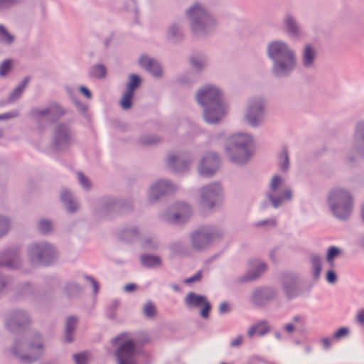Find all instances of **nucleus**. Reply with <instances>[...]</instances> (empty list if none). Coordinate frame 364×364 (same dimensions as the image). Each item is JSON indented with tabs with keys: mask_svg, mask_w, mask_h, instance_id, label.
Wrapping results in <instances>:
<instances>
[{
	"mask_svg": "<svg viewBox=\"0 0 364 364\" xmlns=\"http://www.w3.org/2000/svg\"><path fill=\"white\" fill-rule=\"evenodd\" d=\"M60 199L68 213L73 214L77 211L79 205L74 200L73 195L68 189L65 188L61 189Z\"/></svg>",
	"mask_w": 364,
	"mask_h": 364,
	"instance_id": "obj_29",
	"label": "nucleus"
},
{
	"mask_svg": "<svg viewBox=\"0 0 364 364\" xmlns=\"http://www.w3.org/2000/svg\"><path fill=\"white\" fill-rule=\"evenodd\" d=\"M26 252L31 264L43 267H49L53 264L58 255L55 247L46 241L29 244L27 246Z\"/></svg>",
	"mask_w": 364,
	"mask_h": 364,
	"instance_id": "obj_6",
	"label": "nucleus"
},
{
	"mask_svg": "<svg viewBox=\"0 0 364 364\" xmlns=\"http://www.w3.org/2000/svg\"><path fill=\"white\" fill-rule=\"evenodd\" d=\"M277 166L281 171L285 173L289 168V157L287 147H283L281 153L278 155Z\"/></svg>",
	"mask_w": 364,
	"mask_h": 364,
	"instance_id": "obj_39",
	"label": "nucleus"
},
{
	"mask_svg": "<svg viewBox=\"0 0 364 364\" xmlns=\"http://www.w3.org/2000/svg\"><path fill=\"white\" fill-rule=\"evenodd\" d=\"M137 348L133 339L122 341L115 350L117 364H136L135 356Z\"/></svg>",
	"mask_w": 364,
	"mask_h": 364,
	"instance_id": "obj_17",
	"label": "nucleus"
},
{
	"mask_svg": "<svg viewBox=\"0 0 364 364\" xmlns=\"http://www.w3.org/2000/svg\"><path fill=\"white\" fill-rule=\"evenodd\" d=\"M341 253V250L336 246H331L328 247L326 254V260L328 262H331L333 260Z\"/></svg>",
	"mask_w": 364,
	"mask_h": 364,
	"instance_id": "obj_49",
	"label": "nucleus"
},
{
	"mask_svg": "<svg viewBox=\"0 0 364 364\" xmlns=\"http://www.w3.org/2000/svg\"><path fill=\"white\" fill-rule=\"evenodd\" d=\"M265 100L262 97L250 100L245 119L252 127H258L264 121Z\"/></svg>",
	"mask_w": 364,
	"mask_h": 364,
	"instance_id": "obj_15",
	"label": "nucleus"
},
{
	"mask_svg": "<svg viewBox=\"0 0 364 364\" xmlns=\"http://www.w3.org/2000/svg\"><path fill=\"white\" fill-rule=\"evenodd\" d=\"M268 323L267 320H261L258 323L253 324L250 327V328L247 331V336L251 338L256 333H257L258 328L262 326V325H267Z\"/></svg>",
	"mask_w": 364,
	"mask_h": 364,
	"instance_id": "obj_57",
	"label": "nucleus"
},
{
	"mask_svg": "<svg viewBox=\"0 0 364 364\" xmlns=\"http://www.w3.org/2000/svg\"><path fill=\"white\" fill-rule=\"evenodd\" d=\"M282 182L283 179L279 175H274L272 178L269 191L266 193V198L260 204L262 209L267 208L269 205L277 209L282 205L284 200L291 201L292 200L293 192L290 188H285L282 193L278 191Z\"/></svg>",
	"mask_w": 364,
	"mask_h": 364,
	"instance_id": "obj_10",
	"label": "nucleus"
},
{
	"mask_svg": "<svg viewBox=\"0 0 364 364\" xmlns=\"http://www.w3.org/2000/svg\"><path fill=\"white\" fill-rule=\"evenodd\" d=\"M184 37L185 35L180 23L173 22L169 26L166 35L169 43L173 45H178L183 42Z\"/></svg>",
	"mask_w": 364,
	"mask_h": 364,
	"instance_id": "obj_28",
	"label": "nucleus"
},
{
	"mask_svg": "<svg viewBox=\"0 0 364 364\" xmlns=\"http://www.w3.org/2000/svg\"><path fill=\"white\" fill-rule=\"evenodd\" d=\"M75 132L70 121L58 122L53 127L50 144L56 152H65L74 144Z\"/></svg>",
	"mask_w": 364,
	"mask_h": 364,
	"instance_id": "obj_7",
	"label": "nucleus"
},
{
	"mask_svg": "<svg viewBox=\"0 0 364 364\" xmlns=\"http://www.w3.org/2000/svg\"><path fill=\"white\" fill-rule=\"evenodd\" d=\"M248 267L247 273L240 278V282L242 283L255 281L267 269V264L259 259H250Z\"/></svg>",
	"mask_w": 364,
	"mask_h": 364,
	"instance_id": "obj_21",
	"label": "nucleus"
},
{
	"mask_svg": "<svg viewBox=\"0 0 364 364\" xmlns=\"http://www.w3.org/2000/svg\"><path fill=\"white\" fill-rule=\"evenodd\" d=\"M48 110L49 121L55 122L62 118L67 113L65 109L60 104L52 102L47 106Z\"/></svg>",
	"mask_w": 364,
	"mask_h": 364,
	"instance_id": "obj_32",
	"label": "nucleus"
},
{
	"mask_svg": "<svg viewBox=\"0 0 364 364\" xmlns=\"http://www.w3.org/2000/svg\"><path fill=\"white\" fill-rule=\"evenodd\" d=\"M139 261L141 266L147 269H156L162 264V260L159 256L146 253L140 255Z\"/></svg>",
	"mask_w": 364,
	"mask_h": 364,
	"instance_id": "obj_31",
	"label": "nucleus"
},
{
	"mask_svg": "<svg viewBox=\"0 0 364 364\" xmlns=\"http://www.w3.org/2000/svg\"><path fill=\"white\" fill-rule=\"evenodd\" d=\"M326 281L329 284H335L338 279L337 274H336V272L333 271V269H329L328 271H327L326 274Z\"/></svg>",
	"mask_w": 364,
	"mask_h": 364,
	"instance_id": "obj_62",
	"label": "nucleus"
},
{
	"mask_svg": "<svg viewBox=\"0 0 364 364\" xmlns=\"http://www.w3.org/2000/svg\"><path fill=\"white\" fill-rule=\"evenodd\" d=\"M199 193L200 203L204 208L213 210L222 203L223 191L220 183L218 182L203 186Z\"/></svg>",
	"mask_w": 364,
	"mask_h": 364,
	"instance_id": "obj_13",
	"label": "nucleus"
},
{
	"mask_svg": "<svg viewBox=\"0 0 364 364\" xmlns=\"http://www.w3.org/2000/svg\"><path fill=\"white\" fill-rule=\"evenodd\" d=\"M142 84V78L140 75L135 73H130L128 76V82L126 85L125 90L133 94L140 87Z\"/></svg>",
	"mask_w": 364,
	"mask_h": 364,
	"instance_id": "obj_38",
	"label": "nucleus"
},
{
	"mask_svg": "<svg viewBox=\"0 0 364 364\" xmlns=\"http://www.w3.org/2000/svg\"><path fill=\"white\" fill-rule=\"evenodd\" d=\"M78 319L75 316H70L67 318L65 324V341L67 343H73L74 339L73 333L75 332Z\"/></svg>",
	"mask_w": 364,
	"mask_h": 364,
	"instance_id": "obj_34",
	"label": "nucleus"
},
{
	"mask_svg": "<svg viewBox=\"0 0 364 364\" xmlns=\"http://www.w3.org/2000/svg\"><path fill=\"white\" fill-rule=\"evenodd\" d=\"M224 235L221 228L215 225H201L191 235V245L198 251L203 250L211 244L220 241Z\"/></svg>",
	"mask_w": 364,
	"mask_h": 364,
	"instance_id": "obj_9",
	"label": "nucleus"
},
{
	"mask_svg": "<svg viewBox=\"0 0 364 364\" xmlns=\"http://www.w3.org/2000/svg\"><path fill=\"white\" fill-rule=\"evenodd\" d=\"M139 237V232L136 227H129L122 230L119 235V238L126 242L132 243Z\"/></svg>",
	"mask_w": 364,
	"mask_h": 364,
	"instance_id": "obj_36",
	"label": "nucleus"
},
{
	"mask_svg": "<svg viewBox=\"0 0 364 364\" xmlns=\"http://www.w3.org/2000/svg\"><path fill=\"white\" fill-rule=\"evenodd\" d=\"M48 110L47 107L43 109L33 107L29 112L30 118L40 127H42L43 120H49Z\"/></svg>",
	"mask_w": 364,
	"mask_h": 364,
	"instance_id": "obj_33",
	"label": "nucleus"
},
{
	"mask_svg": "<svg viewBox=\"0 0 364 364\" xmlns=\"http://www.w3.org/2000/svg\"><path fill=\"white\" fill-rule=\"evenodd\" d=\"M252 137L247 134L238 133L229 137L225 144V151L230 161L235 164H247L253 154Z\"/></svg>",
	"mask_w": 364,
	"mask_h": 364,
	"instance_id": "obj_5",
	"label": "nucleus"
},
{
	"mask_svg": "<svg viewBox=\"0 0 364 364\" xmlns=\"http://www.w3.org/2000/svg\"><path fill=\"white\" fill-rule=\"evenodd\" d=\"M35 290L34 288L32 287V285L30 283H25L22 284L21 289H20V294L22 296H30L34 294Z\"/></svg>",
	"mask_w": 364,
	"mask_h": 364,
	"instance_id": "obj_59",
	"label": "nucleus"
},
{
	"mask_svg": "<svg viewBox=\"0 0 364 364\" xmlns=\"http://www.w3.org/2000/svg\"><path fill=\"white\" fill-rule=\"evenodd\" d=\"M279 282L283 296L287 301L300 297L304 293L303 281L296 272L289 270L282 272Z\"/></svg>",
	"mask_w": 364,
	"mask_h": 364,
	"instance_id": "obj_11",
	"label": "nucleus"
},
{
	"mask_svg": "<svg viewBox=\"0 0 364 364\" xmlns=\"http://www.w3.org/2000/svg\"><path fill=\"white\" fill-rule=\"evenodd\" d=\"M9 228V220L6 217L0 215V238L7 234Z\"/></svg>",
	"mask_w": 364,
	"mask_h": 364,
	"instance_id": "obj_47",
	"label": "nucleus"
},
{
	"mask_svg": "<svg viewBox=\"0 0 364 364\" xmlns=\"http://www.w3.org/2000/svg\"><path fill=\"white\" fill-rule=\"evenodd\" d=\"M328 203L335 217L341 220L349 218L353 210V198L351 194L342 188L332 190L328 196Z\"/></svg>",
	"mask_w": 364,
	"mask_h": 364,
	"instance_id": "obj_8",
	"label": "nucleus"
},
{
	"mask_svg": "<svg viewBox=\"0 0 364 364\" xmlns=\"http://www.w3.org/2000/svg\"><path fill=\"white\" fill-rule=\"evenodd\" d=\"M12 68V60L6 59L0 65V76L4 77Z\"/></svg>",
	"mask_w": 364,
	"mask_h": 364,
	"instance_id": "obj_52",
	"label": "nucleus"
},
{
	"mask_svg": "<svg viewBox=\"0 0 364 364\" xmlns=\"http://www.w3.org/2000/svg\"><path fill=\"white\" fill-rule=\"evenodd\" d=\"M184 302L188 309L201 308L200 315L203 318L209 317L212 306L205 296L191 291L185 296Z\"/></svg>",
	"mask_w": 364,
	"mask_h": 364,
	"instance_id": "obj_18",
	"label": "nucleus"
},
{
	"mask_svg": "<svg viewBox=\"0 0 364 364\" xmlns=\"http://www.w3.org/2000/svg\"><path fill=\"white\" fill-rule=\"evenodd\" d=\"M142 313L146 318L154 317L156 314V306L151 301H146L142 309Z\"/></svg>",
	"mask_w": 364,
	"mask_h": 364,
	"instance_id": "obj_45",
	"label": "nucleus"
},
{
	"mask_svg": "<svg viewBox=\"0 0 364 364\" xmlns=\"http://www.w3.org/2000/svg\"><path fill=\"white\" fill-rule=\"evenodd\" d=\"M19 115V113L17 110H12L9 112H6L0 114V120H8L10 119H13L17 117Z\"/></svg>",
	"mask_w": 364,
	"mask_h": 364,
	"instance_id": "obj_63",
	"label": "nucleus"
},
{
	"mask_svg": "<svg viewBox=\"0 0 364 364\" xmlns=\"http://www.w3.org/2000/svg\"><path fill=\"white\" fill-rule=\"evenodd\" d=\"M353 149L364 158V121L358 122L354 128Z\"/></svg>",
	"mask_w": 364,
	"mask_h": 364,
	"instance_id": "obj_27",
	"label": "nucleus"
},
{
	"mask_svg": "<svg viewBox=\"0 0 364 364\" xmlns=\"http://www.w3.org/2000/svg\"><path fill=\"white\" fill-rule=\"evenodd\" d=\"M266 55L271 63L270 74L277 80L291 77L297 67L296 51L282 40L269 42L266 47Z\"/></svg>",
	"mask_w": 364,
	"mask_h": 364,
	"instance_id": "obj_1",
	"label": "nucleus"
},
{
	"mask_svg": "<svg viewBox=\"0 0 364 364\" xmlns=\"http://www.w3.org/2000/svg\"><path fill=\"white\" fill-rule=\"evenodd\" d=\"M82 291V287L76 282H68L63 288L64 294L69 298L74 297Z\"/></svg>",
	"mask_w": 364,
	"mask_h": 364,
	"instance_id": "obj_42",
	"label": "nucleus"
},
{
	"mask_svg": "<svg viewBox=\"0 0 364 364\" xmlns=\"http://www.w3.org/2000/svg\"><path fill=\"white\" fill-rule=\"evenodd\" d=\"M219 314L223 315L225 314H227L230 312V307L229 304L227 301H223L220 303L219 307H218Z\"/></svg>",
	"mask_w": 364,
	"mask_h": 364,
	"instance_id": "obj_64",
	"label": "nucleus"
},
{
	"mask_svg": "<svg viewBox=\"0 0 364 364\" xmlns=\"http://www.w3.org/2000/svg\"><path fill=\"white\" fill-rule=\"evenodd\" d=\"M220 162L218 153L215 151L207 153L201 159L198 167L200 175L205 178L213 177L219 168Z\"/></svg>",
	"mask_w": 364,
	"mask_h": 364,
	"instance_id": "obj_19",
	"label": "nucleus"
},
{
	"mask_svg": "<svg viewBox=\"0 0 364 364\" xmlns=\"http://www.w3.org/2000/svg\"><path fill=\"white\" fill-rule=\"evenodd\" d=\"M202 279V271L199 270L192 277H188L184 279L183 282L186 284H190L194 282H200Z\"/></svg>",
	"mask_w": 364,
	"mask_h": 364,
	"instance_id": "obj_60",
	"label": "nucleus"
},
{
	"mask_svg": "<svg viewBox=\"0 0 364 364\" xmlns=\"http://www.w3.org/2000/svg\"><path fill=\"white\" fill-rule=\"evenodd\" d=\"M318 53L311 43H306L301 50L300 63L304 70H312L316 67Z\"/></svg>",
	"mask_w": 364,
	"mask_h": 364,
	"instance_id": "obj_22",
	"label": "nucleus"
},
{
	"mask_svg": "<svg viewBox=\"0 0 364 364\" xmlns=\"http://www.w3.org/2000/svg\"><path fill=\"white\" fill-rule=\"evenodd\" d=\"M193 161L191 156L183 157L179 155L169 154L166 159L167 166L174 172L185 171L188 169V166Z\"/></svg>",
	"mask_w": 364,
	"mask_h": 364,
	"instance_id": "obj_25",
	"label": "nucleus"
},
{
	"mask_svg": "<svg viewBox=\"0 0 364 364\" xmlns=\"http://www.w3.org/2000/svg\"><path fill=\"white\" fill-rule=\"evenodd\" d=\"M350 333V330L348 327H341L334 332L333 337L336 340H340L343 338L347 337Z\"/></svg>",
	"mask_w": 364,
	"mask_h": 364,
	"instance_id": "obj_58",
	"label": "nucleus"
},
{
	"mask_svg": "<svg viewBox=\"0 0 364 364\" xmlns=\"http://www.w3.org/2000/svg\"><path fill=\"white\" fill-rule=\"evenodd\" d=\"M174 191V186L167 179H160L150 187L148 200L151 203L157 202L162 196L171 193Z\"/></svg>",
	"mask_w": 364,
	"mask_h": 364,
	"instance_id": "obj_20",
	"label": "nucleus"
},
{
	"mask_svg": "<svg viewBox=\"0 0 364 364\" xmlns=\"http://www.w3.org/2000/svg\"><path fill=\"white\" fill-rule=\"evenodd\" d=\"M176 208L181 212L175 213L170 220L174 223L186 221L191 214V206L185 203H178Z\"/></svg>",
	"mask_w": 364,
	"mask_h": 364,
	"instance_id": "obj_30",
	"label": "nucleus"
},
{
	"mask_svg": "<svg viewBox=\"0 0 364 364\" xmlns=\"http://www.w3.org/2000/svg\"><path fill=\"white\" fill-rule=\"evenodd\" d=\"M31 323V318L26 311L14 309L6 316L4 326L9 331L17 334L25 331Z\"/></svg>",
	"mask_w": 364,
	"mask_h": 364,
	"instance_id": "obj_14",
	"label": "nucleus"
},
{
	"mask_svg": "<svg viewBox=\"0 0 364 364\" xmlns=\"http://www.w3.org/2000/svg\"><path fill=\"white\" fill-rule=\"evenodd\" d=\"M73 103L75 104V105L76 106L77 110L79 111V112H80L82 114L86 113V112L87 110V106L85 103L82 102L77 97H74L73 99Z\"/></svg>",
	"mask_w": 364,
	"mask_h": 364,
	"instance_id": "obj_61",
	"label": "nucleus"
},
{
	"mask_svg": "<svg viewBox=\"0 0 364 364\" xmlns=\"http://www.w3.org/2000/svg\"><path fill=\"white\" fill-rule=\"evenodd\" d=\"M190 62L191 65L198 71L202 70L206 66L205 60L198 58L192 57Z\"/></svg>",
	"mask_w": 364,
	"mask_h": 364,
	"instance_id": "obj_55",
	"label": "nucleus"
},
{
	"mask_svg": "<svg viewBox=\"0 0 364 364\" xmlns=\"http://www.w3.org/2000/svg\"><path fill=\"white\" fill-rule=\"evenodd\" d=\"M283 28L286 33L292 38H299L301 35L299 22L295 16L287 13L283 18Z\"/></svg>",
	"mask_w": 364,
	"mask_h": 364,
	"instance_id": "obj_26",
	"label": "nucleus"
},
{
	"mask_svg": "<svg viewBox=\"0 0 364 364\" xmlns=\"http://www.w3.org/2000/svg\"><path fill=\"white\" fill-rule=\"evenodd\" d=\"M0 38V42L6 46H11L15 41V36L8 32L6 29L4 30Z\"/></svg>",
	"mask_w": 364,
	"mask_h": 364,
	"instance_id": "obj_56",
	"label": "nucleus"
},
{
	"mask_svg": "<svg viewBox=\"0 0 364 364\" xmlns=\"http://www.w3.org/2000/svg\"><path fill=\"white\" fill-rule=\"evenodd\" d=\"M131 209H132V204L129 200L102 197L97 201L95 214L100 218H105L111 217L114 213H125Z\"/></svg>",
	"mask_w": 364,
	"mask_h": 364,
	"instance_id": "obj_12",
	"label": "nucleus"
},
{
	"mask_svg": "<svg viewBox=\"0 0 364 364\" xmlns=\"http://www.w3.org/2000/svg\"><path fill=\"white\" fill-rule=\"evenodd\" d=\"M138 63L145 71L150 73L155 78L163 77V69L161 63L147 55H142L138 59Z\"/></svg>",
	"mask_w": 364,
	"mask_h": 364,
	"instance_id": "obj_23",
	"label": "nucleus"
},
{
	"mask_svg": "<svg viewBox=\"0 0 364 364\" xmlns=\"http://www.w3.org/2000/svg\"><path fill=\"white\" fill-rule=\"evenodd\" d=\"M310 262L313 269V277L315 280H318L322 269L321 258L316 254H312L310 256Z\"/></svg>",
	"mask_w": 364,
	"mask_h": 364,
	"instance_id": "obj_40",
	"label": "nucleus"
},
{
	"mask_svg": "<svg viewBox=\"0 0 364 364\" xmlns=\"http://www.w3.org/2000/svg\"><path fill=\"white\" fill-rule=\"evenodd\" d=\"M107 69L103 64L98 63L90 67L88 73L90 77L102 80L107 77Z\"/></svg>",
	"mask_w": 364,
	"mask_h": 364,
	"instance_id": "obj_37",
	"label": "nucleus"
},
{
	"mask_svg": "<svg viewBox=\"0 0 364 364\" xmlns=\"http://www.w3.org/2000/svg\"><path fill=\"white\" fill-rule=\"evenodd\" d=\"M134 96V94L129 92L128 91H124L122 94V98L119 100V105L122 109L128 110L131 109L133 106L132 99Z\"/></svg>",
	"mask_w": 364,
	"mask_h": 364,
	"instance_id": "obj_43",
	"label": "nucleus"
},
{
	"mask_svg": "<svg viewBox=\"0 0 364 364\" xmlns=\"http://www.w3.org/2000/svg\"><path fill=\"white\" fill-rule=\"evenodd\" d=\"M196 100L203 109V118L207 124H217L225 114L222 92L215 86L202 87L196 95Z\"/></svg>",
	"mask_w": 364,
	"mask_h": 364,
	"instance_id": "obj_2",
	"label": "nucleus"
},
{
	"mask_svg": "<svg viewBox=\"0 0 364 364\" xmlns=\"http://www.w3.org/2000/svg\"><path fill=\"white\" fill-rule=\"evenodd\" d=\"M11 282V279L9 277L0 273V296L6 291Z\"/></svg>",
	"mask_w": 364,
	"mask_h": 364,
	"instance_id": "obj_51",
	"label": "nucleus"
},
{
	"mask_svg": "<svg viewBox=\"0 0 364 364\" xmlns=\"http://www.w3.org/2000/svg\"><path fill=\"white\" fill-rule=\"evenodd\" d=\"M21 3V0H0V12L9 10Z\"/></svg>",
	"mask_w": 364,
	"mask_h": 364,
	"instance_id": "obj_46",
	"label": "nucleus"
},
{
	"mask_svg": "<svg viewBox=\"0 0 364 364\" xmlns=\"http://www.w3.org/2000/svg\"><path fill=\"white\" fill-rule=\"evenodd\" d=\"M24 342L16 338L10 348L11 353L23 364H33L38 361L45 353V344L43 336L37 331L31 333L27 341V348L31 353H22Z\"/></svg>",
	"mask_w": 364,
	"mask_h": 364,
	"instance_id": "obj_4",
	"label": "nucleus"
},
{
	"mask_svg": "<svg viewBox=\"0 0 364 364\" xmlns=\"http://www.w3.org/2000/svg\"><path fill=\"white\" fill-rule=\"evenodd\" d=\"M78 181L82 188L87 191H89L92 188V183L90 180L82 172H77Z\"/></svg>",
	"mask_w": 364,
	"mask_h": 364,
	"instance_id": "obj_50",
	"label": "nucleus"
},
{
	"mask_svg": "<svg viewBox=\"0 0 364 364\" xmlns=\"http://www.w3.org/2000/svg\"><path fill=\"white\" fill-rule=\"evenodd\" d=\"M159 242L155 237H148L142 242L141 247L147 250L154 251L159 247Z\"/></svg>",
	"mask_w": 364,
	"mask_h": 364,
	"instance_id": "obj_44",
	"label": "nucleus"
},
{
	"mask_svg": "<svg viewBox=\"0 0 364 364\" xmlns=\"http://www.w3.org/2000/svg\"><path fill=\"white\" fill-rule=\"evenodd\" d=\"M279 298V291L274 287L264 286L255 289L250 296L251 303L256 307L264 308Z\"/></svg>",
	"mask_w": 364,
	"mask_h": 364,
	"instance_id": "obj_16",
	"label": "nucleus"
},
{
	"mask_svg": "<svg viewBox=\"0 0 364 364\" xmlns=\"http://www.w3.org/2000/svg\"><path fill=\"white\" fill-rule=\"evenodd\" d=\"M119 305V301L118 299H114L112 301L111 304L107 307V316L108 318L114 319L115 318V309H117V307Z\"/></svg>",
	"mask_w": 364,
	"mask_h": 364,
	"instance_id": "obj_53",
	"label": "nucleus"
},
{
	"mask_svg": "<svg viewBox=\"0 0 364 364\" xmlns=\"http://www.w3.org/2000/svg\"><path fill=\"white\" fill-rule=\"evenodd\" d=\"M190 28L197 37L210 36L216 28L218 22L207 8L200 3L191 5L186 11Z\"/></svg>",
	"mask_w": 364,
	"mask_h": 364,
	"instance_id": "obj_3",
	"label": "nucleus"
},
{
	"mask_svg": "<svg viewBox=\"0 0 364 364\" xmlns=\"http://www.w3.org/2000/svg\"><path fill=\"white\" fill-rule=\"evenodd\" d=\"M30 80L31 77L29 76L25 77L21 82L9 94L7 102L12 104L20 99Z\"/></svg>",
	"mask_w": 364,
	"mask_h": 364,
	"instance_id": "obj_35",
	"label": "nucleus"
},
{
	"mask_svg": "<svg viewBox=\"0 0 364 364\" xmlns=\"http://www.w3.org/2000/svg\"><path fill=\"white\" fill-rule=\"evenodd\" d=\"M21 266L18 250L16 248H9L0 255V267L8 269H16Z\"/></svg>",
	"mask_w": 364,
	"mask_h": 364,
	"instance_id": "obj_24",
	"label": "nucleus"
},
{
	"mask_svg": "<svg viewBox=\"0 0 364 364\" xmlns=\"http://www.w3.org/2000/svg\"><path fill=\"white\" fill-rule=\"evenodd\" d=\"M159 139L154 135L142 136L139 138V142L144 146L154 145L158 143Z\"/></svg>",
	"mask_w": 364,
	"mask_h": 364,
	"instance_id": "obj_48",
	"label": "nucleus"
},
{
	"mask_svg": "<svg viewBox=\"0 0 364 364\" xmlns=\"http://www.w3.org/2000/svg\"><path fill=\"white\" fill-rule=\"evenodd\" d=\"M75 364H88V355L86 353H78L73 355Z\"/></svg>",
	"mask_w": 364,
	"mask_h": 364,
	"instance_id": "obj_54",
	"label": "nucleus"
},
{
	"mask_svg": "<svg viewBox=\"0 0 364 364\" xmlns=\"http://www.w3.org/2000/svg\"><path fill=\"white\" fill-rule=\"evenodd\" d=\"M38 230L43 235H48L53 232V224L51 220L41 218L38 221Z\"/></svg>",
	"mask_w": 364,
	"mask_h": 364,
	"instance_id": "obj_41",
	"label": "nucleus"
}]
</instances>
